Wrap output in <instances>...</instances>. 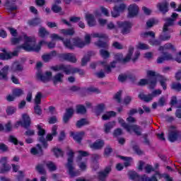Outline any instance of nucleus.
<instances>
[{
    "mask_svg": "<svg viewBox=\"0 0 181 181\" xmlns=\"http://www.w3.org/2000/svg\"><path fill=\"white\" fill-rule=\"evenodd\" d=\"M111 153H112V148H111V146L108 145L105 148L104 153H103L104 157L108 158L110 157Z\"/></svg>",
    "mask_w": 181,
    "mask_h": 181,
    "instance_id": "nucleus-48",
    "label": "nucleus"
},
{
    "mask_svg": "<svg viewBox=\"0 0 181 181\" xmlns=\"http://www.w3.org/2000/svg\"><path fill=\"white\" fill-rule=\"evenodd\" d=\"M69 152L66 153L68 156L67 163L66 164V168L69 170V175L71 177H76V176H80V172L78 170H74V166L73 165L74 159V151H73L70 148L68 147Z\"/></svg>",
    "mask_w": 181,
    "mask_h": 181,
    "instance_id": "nucleus-6",
    "label": "nucleus"
},
{
    "mask_svg": "<svg viewBox=\"0 0 181 181\" xmlns=\"http://www.w3.org/2000/svg\"><path fill=\"white\" fill-rule=\"evenodd\" d=\"M64 77V75L62 73L57 74L53 78L54 84H57V83H60L62 81V78Z\"/></svg>",
    "mask_w": 181,
    "mask_h": 181,
    "instance_id": "nucleus-43",
    "label": "nucleus"
},
{
    "mask_svg": "<svg viewBox=\"0 0 181 181\" xmlns=\"http://www.w3.org/2000/svg\"><path fill=\"white\" fill-rule=\"evenodd\" d=\"M35 127L37 129L39 142L42 144V148L44 149H47V148H49V144H47V141H46V139L45 138V136L46 135V130L43 129L42 124H37Z\"/></svg>",
    "mask_w": 181,
    "mask_h": 181,
    "instance_id": "nucleus-8",
    "label": "nucleus"
},
{
    "mask_svg": "<svg viewBox=\"0 0 181 181\" xmlns=\"http://www.w3.org/2000/svg\"><path fill=\"white\" fill-rule=\"evenodd\" d=\"M163 55L164 59L167 62L169 60H173V56H172L171 54L163 52Z\"/></svg>",
    "mask_w": 181,
    "mask_h": 181,
    "instance_id": "nucleus-63",
    "label": "nucleus"
},
{
    "mask_svg": "<svg viewBox=\"0 0 181 181\" xmlns=\"http://www.w3.org/2000/svg\"><path fill=\"white\" fill-rule=\"evenodd\" d=\"M23 90L21 88H16L13 90V95L14 97H21V95H23Z\"/></svg>",
    "mask_w": 181,
    "mask_h": 181,
    "instance_id": "nucleus-59",
    "label": "nucleus"
},
{
    "mask_svg": "<svg viewBox=\"0 0 181 181\" xmlns=\"http://www.w3.org/2000/svg\"><path fill=\"white\" fill-rule=\"evenodd\" d=\"M37 148H32L30 150V153L32 155H38V156H43L44 152H43V148H42V145L40 144H37Z\"/></svg>",
    "mask_w": 181,
    "mask_h": 181,
    "instance_id": "nucleus-24",
    "label": "nucleus"
},
{
    "mask_svg": "<svg viewBox=\"0 0 181 181\" xmlns=\"http://www.w3.org/2000/svg\"><path fill=\"white\" fill-rule=\"evenodd\" d=\"M35 170H37V172H38V173H40V175H46V170H45V168H43V165L42 164L37 165L35 167Z\"/></svg>",
    "mask_w": 181,
    "mask_h": 181,
    "instance_id": "nucleus-55",
    "label": "nucleus"
},
{
    "mask_svg": "<svg viewBox=\"0 0 181 181\" xmlns=\"http://www.w3.org/2000/svg\"><path fill=\"white\" fill-rule=\"evenodd\" d=\"M25 35L26 34H24L23 35H20L18 36V37H13L11 39V45H18V43H21V42H22V40H25Z\"/></svg>",
    "mask_w": 181,
    "mask_h": 181,
    "instance_id": "nucleus-35",
    "label": "nucleus"
},
{
    "mask_svg": "<svg viewBox=\"0 0 181 181\" xmlns=\"http://www.w3.org/2000/svg\"><path fill=\"white\" fill-rule=\"evenodd\" d=\"M51 152H53L55 158H63L64 153L63 152V150L61 148H59L57 147H54L52 148Z\"/></svg>",
    "mask_w": 181,
    "mask_h": 181,
    "instance_id": "nucleus-32",
    "label": "nucleus"
},
{
    "mask_svg": "<svg viewBox=\"0 0 181 181\" xmlns=\"http://www.w3.org/2000/svg\"><path fill=\"white\" fill-rule=\"evenodd\" d=\"M92 37H99V39H108V36L106 34L94 33L92 34Z\"/></svg>",
    "mask_w": 181,
    "mask_h": 181,
    "instance_id": "nucleus-58",
    "label": "nucleus"
},
{
    "mask_svg": "<svg viewBox=\"0 0 181 181\" xmlns=\"http://www.w3.org/2000/svg\"><path fill=\"white\" fill-rule=\"evenodd\" d=\"M6 112L7 115H13V114L16 112V107L13 106H8L6 110Z\"/></svg>",
    "mask_w": 181,
    "mask_h": 181,
    "instance_id": "nucleus-54",
    "label": "nucleus"
},
{
    "mask_svg": "<svg viewBox=\"0 0 181 181\" xmlns=\"http://www.w3.org/2000/svg\"><path fill=\"white\" fill-rule=\"evenodd\" d=\"M127 8V5L121 4L119 6H115L113 11L111 12L112 18H118L121 15V12H124Z\"/></svg>",
    "mask_w": 181,
    "mask_h": 181,
    "instance_id": "nucleus-17",
    "label": "nucleus"
},
{
    "mask_svg": "<svg viewBox=\"0 0 181 181\" xmlns=\"http://www.w3.org/2000/svg\"><path fill=\"white\" fill-rule=\"evenodd\" d=\"M51 10L52 11V12H54V13H59L61 11H62V8L60 6L52 4Z\"/></svg>",
    "mask_w": 181,
    "mask_h": 181,
    "instance_id": "nucleus-57",
    "label": "nucleus"
},
{
    "mask_svg": "<svg viewBox=\"0 0 181 181\" xmlns=\"http://www.w3.org/2000/svg\"><path fill=\"white\" fill-rule=\"evenodd\" d=\"M156 8L163 15H166L169 12V3L168 1L158 3Z\"/></svg>",
    "mask_w": 181,
    "mask_h": 181,
    "instance_id": "nucleus-18",
    "label": "nucleus"
},
{
    "mask_svg": "<svg viewBox=\"0 0 181 181\" xmlns=\"http://www.w3.org/2000/svg\"><path fill=\"white\" fill-rule=\"evenodd\" d=\"M95 45L98 47H100V49H108V43L104 41L98 40Z\"/></svg>",
    "mask_w": 181,
    "mask_h": 181,
    "instance_id": "nucleus-52",
    "label": "nucleus"
},
{
    "mask_svg": "<svg viewBox=\"0 0 181 181\" xmlns=\"http://www.w3.org/2000/svg\"><path fill=\"white\" fill-rule=\"evenodd\" d=\"M24 43L18 47V49H23L25 52H40L42 46L39 44L35 47L36 41L35 39L28 37V35H24Z\"/></svg>",
    "mask_w": 181,
    "mask_h": 181,
    "instance_id": "nucleus-5",
    "label": "nucleus"
},
{
    "mask_svg": "<svg viewBox=\"0 0 181 181\" xmlns=\"http://www.w3.org/2000/svg\"><path fill=\"white\" fill-rule=\"evenodd\" d=\"M18 175L16 176V179L18 181H23L25 179V174L23 173V171L19 170Z\"/></svg>",
    "mask_w": 181,
    "mask_h": 181,
    "instance_id": "nucleus-64",
    "label": "nucleus"
},
{
    "mask_svg": "<svg viewBox=\"0 0 181 181\" xmlns=\"http://www.w3.org/2000/svg\"><path fill=\"white\" fill-rule=\"evenodd\" d=\"M147 76L149 77H156V78L158 79V83H160V86L162 87L163 90L165 91V90L168 89V83H166V82L169 81V79H168V78H166L165 76L156 74V72L153 71H148Z\"/></svg>",
    "mask_w": 181,
    "mask_h": 181,
    "instance_id": "nucleus-7",
    "label": "nucleus"
},
{
    "mask_svg": "<svg viewBox=\"0 0 181 181\" xmlns=\"http://www.w3.org/2000/svg\"><path fill=\"white\" fill-rule=\"evenodd\" d=\"M171 90H174V91H177V93H180L181 91V83L179 82H173L171 84Z\"/></svg>",
    "mask_w": 181,
    "mask_h": 181,
    "instance_id": "nucleus-45",
    "label": "nucleus"
},
{
    "mask_svg": "<svg viewBox=\"0 0 181 181\" xmlns=\"http://www.w3.org/2000/svg\"><path fill=\"white\" fill-rule=\"evenodd\" d=\"M84 125H88V121H87L86 118H82L76 122L77 128H81V127H84Z\"/></svg>",
    "mask_w": 181,
    "mask_h": 181,
    "instance_id": "nucleus-44",
    "label": "nucleus"
},
{
    "mask_svg": "<svg viewBox=\"0 0 181 181\" xmlns=\"http://www.w3.org/2000/svg\"><path fill=\"white\" fill-rule=\"evenodd\" d=\"M117 26L122 28V35H128L131 33V29H132V23L129 21H118Z\"/></svg>",
    "mask_w": 181,
    "mask_h": 181,
    "instance_id": "nucleus-11",
    "label": "nucleus"
},
{
    "mask_svg": "<svg viewBox=\"0 0 181 181\" xmlns=\"http://www.w3.org/2000/svg\"><path fill=\"white\" fill-rule=\"evenodd\" d=\"M156 83H158L156 78L148 79V83L147 85L150 90H153L156 87Z\"/></svg>",
    "mask_w": 181,
    "mask_h": 181,
    "instance_id": "nucleus-41",
    "label": "nucleus"
},
{
    "mask_svg": "<svg viewBox=\"0 0 181 181\" xmlns=\"http://www.w3.org/2000/svg\"><path fill=\"white\" fill-rule=\"evenodd\" d=\"M141 37H148V36H150V37H152L153 39H155V33L153 31H148V32H144L141 33L140 35Z\"/></svg>",
    "mask_w": 181,
    "mask_h": 181,
    "instance_id": "nucleus-51",
    "label": "nucleus"
},
{
    "mask_svg": "<svg viewBox=\"0 0 181 181\" xmlns=\"http://www.w3.org/2000/svg\"><path fill=\"white\" fill-rule=\"evenodd\" d=\"M9 71V66L6 65L0 71V80H4V81H8V71Z\"/></svg>",
    "mask_w": 181,
    "mask_h": 181,
    "instance_id": "nucleus-26",
    "label": "nucleus"
},
{
    "mask_svg": "<svg viewBox=\"0 0 181 181\" xmlns=\"http://www.w3.org/2000/svg\"><path fill=\"white\" fill-rule=\"evenodd\" d=\"M84 135H86V132H70V136H71L74 141H76V144H78V145H81V141L84 138Z\"/></svg>",
    "mask_w": 181,
    "mask_h": 181,
    "instance_id": "nucleus-16",
    "label": "nucleus"
},
{
    "mask_svg": "<svg viewBox=\"0 0 181 181\" xmlns=\"http://www.w3.org/2000/svg\"><path fill=\"white\" fill-rule=\"evenodd\" d=\"M114 127H115V122H109L105 124V134H110Z\"/></svg>",
    "mask_w": 181,
    "mask_h": 181,
    "instance_id": "nucleus-34",
    "label": "nucleus"
},
{
    "mask_svg": "<svg viewBox=\"0 0 181 181\" xmlns=\"http://www.w3.org/2000/svg\"><path fill=\"white\" fill-rule=\"evenodd\" d=\"M132 54H134V47H129V51L126 57L124 58L123 62H129L131 59H132Z\"/></svg>",
    "mask_w": 181,
    "mask_h": 181,
    "instance_id": "nucleus-33",
    "label": "nucleus"
},
{
    "mask_svg": "<svg viewBox=\"0 0 181 181\" xmlns=\"http://www.w3.org/2000/svg\"><path fill=\"white\" fill-rule=\"evenodd\" d=\"M94 54H95V53H94V52L93 51L88 52L87 54L83 56V57L82 58L81 65L82 66H86L87 63L90 62L91 56H94Z\"/></svg>",
    "mask_w": 181,
    "mask_h": 181,
    "instance_id": "nucleus-25",
    "label": "nucleus"
},
{
    "mask_svg": "<svg viewBox=\"0 0 181 181\" xmlns=\"http://www.w3.org/2000/svg\"><path fill=\"white\" fill-rule=\"evenodd\" d=\"M120 159H122V160H124V168H128V166H131V160L132 159L131 157H125L122 156H118Z\"/></svg>",
    "mask_w": 181,
    "mask_h": 181,
    "instance_id": "nucleus-42",
    "label": "nucleus"
},
{
    "mask_svg": "<svg viewBox=\"0 0 181 181\" xmlns=\"http://www.w3.org/2000/svg\"><path fill=\"white\" fill-rule=\"evenodd\" d=\"M49 31L46 30V28H45L44 27L40 28L38 31V36L40 37L45 39V37H46L47 36H49Z\"/></svg>",
    "mask_w": 181,
    "mask_h": 181,
    "instance_id": "nucleus-36",
    "label": "nucleus"
},
{
    "mask_svg": "<svg viewBox=\"0 0 181 181\" xmlns=\"http://www.w3.org/2000/svg\"><path fill=\"white\" fill-rule=\"evenodd\" d=\"M46 167L49 172H55V170H57V166L53 161H47L46 163Z\"/></svg>",
    "mask_w": 181,
    "mask_h": 181,
    "instance_id": "nucleus-37",
    "label": "nucleus"
},
{
    "mask_svg": "<svg viewBox=\"0 0 181 181\" xmlns=\"http://www.w3.org/2000/svg\"><path fill=\"white\" fill-rule=\"evenodd\" d=\"M170 129L173 130H169L168 131V141H170V142H176V141L177 139H179V138H180L181 135H180V132H179L178 130L176 129V127L175 126H170Z\"/></svg>",
    "mask_w": 181,
    "mask_h": 181,
    "instance_id": "nucleus-10",
    "label": "nucleus"
},
{
    "mask_svg": "<svg viewBox=\"0 0 181 181\" xmlns=\"http://www.w3.org/2000/svg\"><path fill=\"white\" fill-rule=\"evenodd\" d=\"M42 93L38 92L34 99L35 105H40L42 104Z\"/></svg>",
    "mask_w": 181,
    "mask_h": 181,
    "instance_id": "nucleus-47",
    "label": "nucleus"
},
{
    "mask_svg": "<svg viewBox=\"0 0 181 181\" xmlns=\"http://www.w3.org/2000/svg\"><path fill=\"white\" fill-rule=\"evenodd\" d=\"M73 115H74V109L73 107L66 108L62 117L64 124H67L70 121V119L73 117Z\"/></svg>",
    "mask_w": 181,
    "mask_h": 181,
    "instance_id": "nucleus-19",
    "label": "nucleus"
},
{
    "mask_svg": "<svg viewBox=\"0 0 181 181\" xmlns=\"http://www.w3.org/2000/svg\"><path fill=\"white\" fill-rule=\"evenodd\" d=\"M115 115H117V112L114 111H110L107 112V114H105L102 116V119H103V121H107L110 119L111 117H115Z\"/></svg>",
    "mask_w": 181,
    "mask_h": 181,
    "instance_id": "nucleus-40",
    "label": "nucleus"
},
{
    "mask_svg": "<svg viewBox=\"0 0 181 181\" xmlns=\"http://www.w3.org/2000/svg\"><path fill=\"white\" fill-rule=\"evenodd\" d=\"M177 16H179L177 13H173V14L171 15V18H167L165 19V23H164V25H166L169 27L175 26V21L177 18Z\"/></svg>",
    "mask_w": 181,
    "mask_h": 181,
    "instance_id": "nucleus-21",
    "label": "nucleus"
},
{
    "mask_svg": "<svg viewBox=\"0 0 181 181\" xmlns=\"http://www.w3.org/2000/svg\"><path fill=\"white\" fill-rule=\"evenodd\" d=\"M34 113L38 116L42 115V107H40V105H34Z\"/></svg>",
    "mask_w": 181,
    "mask_h": 181,
    "instance_id": "nucleus-56",
    "label": "nucleus"
},
{
    "mask_svg": "<svg viewBox=\"0 0 181 181\" xmlns=\"http://www.w3.org/2000/svg\"><path fill=\"white\" fill-rule=\"evenodd\" d=\"M82 91H84L86 94H93V93H96V94H100L101 91L98 88L89 87V88H83Z\"/></svg>",
    "mask_w": 181,
    "mask_h": 181,
    "instance_id": "nucleus-31",
    "label": "nucleus"
},
{
    "mask_svg": "<svg viewBox=\"0 0 181 181\" xmlns=\"http://www.w3.org/2000/svg\"><path fill=\"white\" fill-rule=\"evenodd\" d=\"M139 13V7L136 4H130L128 7V18H135Z\"/></svg>",
    "mask_w": 181,
    "mask_h": 181,
    "instance_id": "nucleus-15",
    "label": "nucleus"
},
{
    "mask_svg": "<svg viewBox=\"0 0 181 181\" xmlns=\"http://www.w3.org/2000/svg\"><path fill=\"white\" fill-rule=\"evenodd\" d=\"M22 118L23 121L20 120L16 123V128H18V127H22V128H25V129L30 128V124H32L30 117H29L28 114H23Z\"/></svg>",
    "mask_w": 181,
    "mask_h": 181,
    "instance_id": "nucleus-9",
    "label": "nucleus"
},
{
    "mask_svg": "<svg viewBox=\"0 0 181 181\" xmlns=\"http://www.w3.org/2000/svg\"><path fill=\"white\" fill-rule=\"evenodd\" d=\"M61 33L65 36H73L74 35V28L62 29Z\"/></svg>",
    "mask_w": 181,
    "mask_h": 181,
    "instance_id": "nucleus-39",
    "label": "nucleus"
},
{
    "mask_svg": "<svg viewBox=\"0 0 181 181\" xmlns=\"http://www.w3.org/2000/svg\"><path fill=\"white\" fill-rule=\"evenodd\" d=\"M9 170H11V167L9 165H1L0 168V173L1 174L6 173L7 172H9Z\"/></svg>",
    "mask_w": 181,
    "mask_h": 181,
    "instance_id": "nucleus-61",
    "label": "nucleus"
},
{
    "mask_svg": "<svg viewBox=\"0 0 181 181\" xmlns=\"http://www.w3.org/2000/svg\"><path fill=\"white\" fill-rule=\"evenodd\" d=\"M87 112V109L86 106L83 105H76V114H86Z\"/></svg>",
    "mask_w": 181,
    "mask_h": 181,
    "instance_id": "nucleus-46",
    "label": "nucleus"
},
{
    "mask_svg": "<svg viewBox=\"0 0 181 181\" xmlns=\"http://www.w3.org/2000/svg\"><path fill=\"white\" fill-rule=\"evenodd\" d=\"M51 39L52 40H62V43L66 49L69 50H74L75 47H78L79 49H83L86 46V42L80 39V37L73 38V43L71 40L59 36V35L54 33L51 35Z\"/></svg>",
    "mask_w": 181,
    "mask_h": 181,
    "instance_id": "nucleus-2",
    "label": "nucleus"
},
{
    "mask_svg": "<svg viewBox=\"0 0 181 181\" xmlns=\"http://www.w3.org/2000/svg\"><path fill=\"white\" fill-rule=\"evenodd\" d=\"M51 70H53L54 71H63V73H64L66 76H69V74H76V73H78L81 77H83V76L86 74L83 69L74 68L71 66V65H66L63 64L52 66L51 67Z\"/></svg>",
    "mask_w": 181,
    "mask_h": 181,
    "instance_id": "nucleus-3",
    "label": "nucleus"
},
{
    "mask_svg": "<svg viewBox=\"0 0 181 181\" xmlns=\"http://www.w3.org/2000/svg\"><path fill=\"white\" fill-rule=\"evenodd\" d=\"M100 55L101 56V57H103V59H109L110 54V52H108L107 50L105 49H100L99 51Z\"/></svg>",
    "mask_w": 181,
    "mask_h": 181,
    "instance_id": "nucleus-53",
    "label": "nucleus"
},
{
    "mask_svg": "<svg viewBox=\"0 0 181 181\" xmlns=\"http://www.w3.org/2000/svg\"><path fill=\"white\" fill-rule=\"evenodd\" d=\"M148 43L149 45H151V46H160V45L162 44V41L159 38L158 40L150 39L148 40Z\"/></svg>",
    "mask_w": 181,
    "mask_h": 181,
    "instance_id": "nucleus-49",
    "label": "nucleus"
},
{
    "mask_svg": "<svg viewBox=\"0 0 181 181\" xmlns=\"http://www.w3.org/2000/svg\"><path fill=\"white\" fill-rule=\"evenodd\" d=\"M16 0H7L5 3V6L7 7L8 11L11 12H13V11H16L18 9V6L15 4Z\"/></svg>",
    "mask_w": 181,
    "mask_h": 181,
    "instance_id": "nucleus-23",
    "label": "nucleus"
},
{
    "mask_svg": "<svg viewBox=\"0 0 181 181\" xmlns=\"http://www.w3.org/2000/svg\"><path fill=\"white\" fill-rule=\"evenodd\" d=\"M9 59H11L10 53H8V52H6V53L0 52V60H9Z\"/></svg>",
    "mask_w": 181,
    "mask_h": 181,
    "instance_id": "nucleus-60",
    "label": "nucleus"
},
{
    "mask_svg": "<svg viewBox=\"0 0 181 181\" xmlns=\"http://www.w3.org/2000/svg\"><path fill=\"white\" fill-rule=\"evenodd\" d=\"M45 74L47 76L42 74V71H39L37 74V78L38 80H40V81H42V83H47V81H50V78L52 77V72L47 71Z\"/></svg>",
    "mask_w": 181,
    "mask_h": 181,
    "instance_id": "nucleus-20",
    "label": "nucleus"
},
{
    "mask_svg": "<svg viewBox=\"0 0 181 181\" xmlns=\"http://www.w3.org/2000/svg\"><path fill=\"white\" fill-rule=\"evenodd\" d=\"M105 144L103 140H96V141L90 144V148L92 149L100 150L102 149Z\"/></svg>",
    "mask_w": 181,
    "mask_h": 181,
    "instance_id": "nucleus-28",
    "label": "nucleus"
},
{
    "mask_svg": "<svg viewBox=\"0 0 181 181\" xmlns=\"http://www.w3.org/2000/svg\"><path fill=\"white\" fill-rule=\"evenodd\" d=\"M123 127L124 129L127 131V132H131V130L132 129L137 136H141V135H142V128H141L138 124L130 125L124 123Z\"/></svg>",
    "mask_w": 181,
    "mask_h": 181,
    "instance_id": "nucleus-12",
    "label": "nucleus"
},
{
    "mask_svg": "<svg viewBox=\"0 0 181 181\" xmlns=\"http://www.w3.org/2000/svg\"><path fill=\"white\" fill-rule=\"evenodd\" d=\"M11 70L14 72L23 71V65L19 63V62H15L11 66Z\"/></svg>",
    "mask_w": 181,
    "mask_h": 181,
    "instance_id": "nucleus-30",
    "label": "nucleus"
},
{
    "mask_svg": "<svg viewBox=\"0 0 181 181\" xmlns=\"http://www.w3.org/2000/svg\"><path fill=\"white\" fill-rule=\"evenodd\" d=\"M88 25L90 26V28H93L97 25V21H95V18L94 17V15L93 14H86L85 16Z\"/></svg>",
    "mask_w": 181,
    "mask_h": 181,
    "instance_id": "nucleus-22",
    "label": "nucleus"
},
{
    "mask_svg": "<svg viewBox=\"0 0 181 181\" xmlns=\"http://www.w3.org/2000/svg\"><path fill=\"white\" fill-rule=\"evenodd\" d=\"M139 98L145 103H151V101L153 100V98L151 93H148V95L140 93L139 94Z\"/></svg>",
    "mask_w": 181,
    "mask_h": 181,
    "instance_id": "nucleus-29",
    "label": "nucleus"
},
{
    "mask_svg": "<svg viewBox=\"0 0 181 181\" xmlns=\"http://www.w3.org/2000/svg\"><path fill=\"white\" fill-rule=\"evenodd\" d=\"M169 25H167L166 24L163 25V31L158 37V39L161 42H168V40H170L172 36L170 35V33H168L169 32Z\"/></svg>",
    "mask_w": 181,
    "mask_h": 181,
    "instance_id": "nucleus-13",
    "label": "nucleus"
},
{
    "mask_svg": "<svg viewBox=\"0 0 181 181\" xmlns=\"http://www.w3.org/2000/svg\"><path fill=\"white\" fill-rule=\"evenodd\" d=\"M42 24V18L39 17H35L28 21V26H33V28L39 26Z\"/></svg>",
    "mask_w": 181,
    "mask_h": 181,
    "instance_id": "nucleus-27",
    "label": "nucleus"
},
{
    "mask_svg": "<svg viewBox=\"0 0 181 181\" xmlns=\"http://www.w3.org/2000/svg\"><path fill=\"white\" fill-rule=\"evenodd\" d=\"M166 173H160L159 171H156L155 174L151 176V177H148L146 175H139L135 171H131L129 173L130 179L134 181H159L156 176H158V179H165Z\"/></svg>",
    "mask_w": 181,
    "mask_h": 181,
    "instance_id": "nucleus-4",
    "label": "nucleus"
},
{
    "mask_svg": "<svg viewBox=\"0 0 181 181\" xmlns=\"http://www.w3.org/2000/svg\"><path fill=\"white\" fill-rule=\"evenodd\" d=\"M57 57L60 62H69V63H77V58L71 52L57 54L56 50L51 51L49 54L42 56V59L45 63L50 62L53 57Z\"/></svg>",
    "mask_w": 181,
    "mask_h": 181,
    "instance_id": "nucleus-1",
    "label": "nucleus"
},
{
    "mask_svg": "<svg viewBox=\"0 0 181 181\" xmlns=\"http://www.w3.org/2000/svg\"><path fill=\"white\" fill-rule=\"evenodd\" d=\"M105 110V105L104 103L98 104L95 108L96 115H100V114H103Z\"/></svg>",
    "mask_w": 181,
    "mask_h": 181,
    "instance_id": "nucleus-38",
    "label": "nucleus"
},
{
    "mask_svg": "<svg viewBox=\"0 0 181 181\" xmlns=\"http://www.w3.org/2000/svg\"><path fill=\"white\" fill-rule=\"evenodd\" d=\"M111 170H112V165H107L103 171H100L98 173V179L99 181H105V179L108 177L110 173H111Z\"/></svg>",
    "mask_w": 181,
    "mask_h": 181,
    "instance_id": "nucleus-14",
    "label": "nucleus"
},
{
    "mask_svg": "<svg viewBox=\"0 0 181 181\" xmlns=\"http://www.w3.org/2000/svg\"><path fill=\"white\" fill-rule=\"evenodd\" d=\"M8 141L11 143L13 144V145H18V141L15 136L10 135L8 137Z\"/></svg>",
    "mask_w": 181,
    "mask_h": 181,
    "instance_id": "nucleus-62",
    "label": "nucleus"
},
{
    "mask_svg": "<svg viewBox=\"0 0 181 181\" xmlns=\"http://www.w3.org/2000/svg\"><path fill=\"white\" fill-rule=\"evenodd\" d=\"M124 55L122 54V53H117L115 54L114 59L115 61L117 62L118 63V62H121L122 63H128V62H124Z\"/></svg>",
    "mask_w": 181,
    "mask_h": 181,
    "instance_id": "nucleus-50",
    "label": "nucleus"
}]
</instances>
